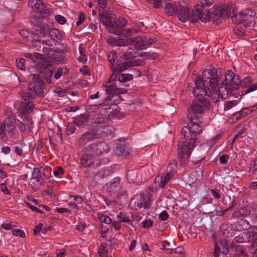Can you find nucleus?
Segmentation results:
<instances>
[{"label":"nucleus","instance_id":"nucleus-61","mask_svg":"<svg viewBox=\"0 0 257 257\" xmlns=\"http://www.w3.org/2000/svg\"><path fill=\"white\" fill-rule=\"evenodd\" d=\"M219 12V16L223 19H226L229 17V14H226V12L224 11V9H220Z\"/></svg>","mask_w":257,"mask_h":257},{"label":"nucleus","instance_id":"nucleus-6","mask_svg":"<svg viewBox=\"0 0 257 257\" xmlns=\"http://www.w3.org/2000/svg\"><path fill=\"white\" fill-rule=\"evenodd\" d=\"M22 96V101L17 107L20 113L24 115H28L31 113L34 107V103L30 99H32L30 96L26 94L25 92L20 93Z\"/></svg>","mask_w":257,"mask_h":257},{"label":"nucleus","instance_id":"nucleus-26","mask_svg":"<svg viewBox=\"0 0 257 257\" xmlns=\"http://www.w3.org/2000/svg\"><path fill=\"white\" fill-rule=\"evenodd\" d=\"M115 153L119 156L125 157L129 154L128 149L126 145H121L116 148Z\"/></svg>","mask_w":257,"mask_h":257},{"label":"nucleus","instance_id":"nucleus-40","mask_svg":"<svg viewBox=\"0 0 257 257\" xmlns=\"http://www.w3.org/2000/svg\"><path fill=\"white\" fill-rule=\"evenodd\" d=\"M141 57H145L147 59H155L157 58L158 55L154 52H142L139 55Z\"/></svg>","mask_w":257,"mask_h":257},{"label":"nucleus","instance_id":"nucleus-7","mask_svg":"<svg viewBox=\"0 0 257 257\" xmlns=\"http://www.w3.org/2000/svg\"><path fill=\"white\" fill-rule=\"evenodd\" d=\"M27 55L34 62L38 72L42 73L47 69L48 66V62L45 59L44 55L37 53L34 54L28 53Z\"/></svg>","mask_w":257,"mask_h":257},{"label":"nucleus","instance_id":"nucleus-37","mask_svg":"<svg viewBox=\"0 0 257 257\" xmlns=\"http://www.w3.org/2000/svg\"><path fill=\"white\" fill-rule=\"evenodd\" d=\"M117 218L121 222H126L129 224L132 223V221L129 219L128 217L122 212H119L117 214Z\"/></svg>","mask_w":257,"mask_h":257},{"label":"nucleus","instance_id":"nucleus-31","mask_svg":"<svg viewBox=\"0 0 257 257\" xmlns=\"http://www.w3.org/2000/svg\"><path fill=\"white\" fill-rule=\"evenodd\" d=\"M98 252L100 257H108L110 250H108V246L106 244H102L98 247Z\"/></svg>","mask_w":257,"mask_h":257},{"label":"nucleus","instance_id":"nucleus-36","mask_svg":"<svg viewBox=\"0 0 257 257\" xmlns=\"http://www.w3.org/2000/svg\"><path fill=\"white\" fill-rule=\"evenodd\" d=\"M108 60L109 62L111 70L114 67V63L116 59L117 58V54L114 51H111L109 53L107 56Z\"/></svg>","mask_w":257,"mask_h":257},{"label":"nucleus","instance_id":"nucleus-42","mask_svg":"<svg viewBox=\"0 0 257 257\" xmlns=\"http://www.w3.org/2000/svg\"><path fill=\"white\" fill-rule=\"evenodd\" d=\"M221 245V252L223 254H227L229 250L227 247V242L226 240H222L220 242Z\"/></svg>","mask_w":257,"mask_h":257},{"label":"nucleus","instance_id":"nucleus-2","mask_svg":"<svg viewBox=\"0 0 257 257\" xmlns=\"http://www.w3.org/2000/svg\"><path fill=\"white\" fill-rule=\"evenodd\" d=\"M196 98L193 101L192 104L188 109V117L190 120L187 126L182 128L181 133L184 138L193 144L197 143L196 137L202 132V127L199 124V115L209 105V101L205 97L200 96H194Z\"/></svg>","mask_w":257,"mask_h":257},{"label":"nucleus","instance_id":"nucleus-55","mask_svg":"<svg viewBox=\"0 0 257 257\" xmlns=\"http://www.w3.org/2000/svg\"><path fill=\"white\" fill-rule=\"evenodd\" d=\"M257 90V84H253L250 85L245 91V93H248Z\"/></svg>","mask_w":257,"mask_h":257},{"label":"nucleus","instance_id":"nucleus-20","mask_svg":"<svg viewBox=\"0 0 257 257\" xmlns=\"http://www.w3.org/2000/svg\"><path fill=\"white\" fill-rule=\"evenodd\" d=\"M94 162L93 157L92 154L86 152L81 158V165L84 168L88 167Z\"/></svg>","mask_w":257,"mask_h":257},{"label":"nucleus","instance_id":"nucleus-41","mask_svg":"<svg viewBox=\"0 0 257 257\" xmlns=\"http://www.w3.org/2000/svg\"><path fill=\"white\" fill-rule=\"evenodd\" d=\"M177 168V162L175 160L171 161L167 168V173L171 172L172 174L175 171Z\"/></svg>","mask_w":257,"mask_h":257},{"label":"nucleus","instance_id":"nucleus-50","mask_svg":"<svg viewBox=\"0 0 257 257\" xmlns=\"http://www.w3.org/2000/svg\"><path fill=\"white\" fill-rule=\"evenodd\" d=\"M233 32L236 36H243L244 35V32L242 28L236 27L233 29Z\"/></svg>","mask_w":257,"mask_h":257},{"label":"nucleus","instance_id":"nucleus-28","mask_svg":"<svg viewBox=\"0 0 257 257\" xmlns=\"http://www.w3.org/2000/svg\"><path fill=\"white\" fill-rule=\"evenodd\" d=\"M257 108V105H253L250 107L244 108L242 109L240 112L235 113L236 117H244L248 114H249L251 111Z\"/></svg>","mask_w":257,"mask_h":257},{"label":"nucleus","instance_id":"nucleus-39","mask_svg":"<svg viewBox=\"0 0 257 257\" xmlns=\"http://www.w3.org/2000/svg\"><path fill=\"white\" fill-rule=\"evenodd\" d=\"M104 106V103L98 105H89L87 106V110L89 113L99 111L100 107Z\"/></svg>","mask_w":257,"mask_h":257},{"label":"nucleus","instance_id":"nucleus-46","mask_svg":"<svg viewBox=\"0 0 257 257\" xmlns=\"http://www.w3.org/2000/svg\"><path fill=\"white\" fill-rule=\"evenodd\" d=\"M236 104V101H226L224 105V110L227 111Z\"/></svg>","mask_w":257,"mask_h":257},{"label":"nucleus","instance_id":"nucleus-47","mask_svg":"<svg viewBox=\"0 0 257 257\" xmlns=\"http://www.w3.org/2000/svg\"><path fill=\"white\" fill-rule=\"evenodd\" d=\"M25 60L24 58L17 59L16 61L17 66L18 68L21 70L25 69Z\"/></svg>","mask_w":257,"mask_h":257},{"label":"nucleus","instance_id":"nucleus-12","mask_svg":"<svg viewBox=\"0 0 257 257\" xmlns=\"http://www.w3.org/2000/svg\"><path fill=\"white\" fill-rule=\"evenodd\" d=\"M97 134L94 130H91L85 133L79 140V147H84L90 140L97 138Z\"/></svg>","mask_w":257,"mask_h":257},{"label":"nucleus","instance_id":"nucleus-9","mask_svg":"<svg viewBox=\"0 0 257 257\" xmlns=\"http://www.w3.org/2000/svg\"><path fill=\"white\" fill-rule=\"evenodd\" d=\"M156 41L155 38H148L145 36L138 37L135 41V46L139 50L145 49Z\"/></svg>","mask_w":257,"mask_h":257},{"label":"nucleus","instance_id":"nucleus-11","mask_svg":"<svg viewBox=\"0 0 257 257\" xmlns=\"http://www.w3.org/2000/svg\"><path fill=\"white\" fill-rule=\"evenodd\" d=\"M104 146L103 144H90L88 147L85 148V152L91 154L92 156H99L102 154L104 151Z\"/></svg>","mask_w":257,"mask_h":257},{"label":"nucleus","instance_id":"nucleus-45","mask_svg":"<svg viewBox=\"0 0 257 257\" xmlns=\"http://www.w3.org/2000/svg\"><path fill=\"white\" fill-rule=\"evenodd\" d=\"M12 233L13 234L16 236H19L21 237H25V232L19 229H13L12 230Z\"/></svg>","mask_w":257,"mask_h":257},{"label":"nucleus","instance_id":"nucleus-59","mask_svg":"<svg viewBox=\"0 0 257 257\" xmlns=\"http://www.w3.org/2000/svg\"><path fill=\"white\" fill-rule=\"evenodd\" d=\"M153 222L151 220H146L143 222V226L146 228H149L153 225Z\"/></svg>","mask_w":257,"mask_h":257},{"label":"nucleus","instance_id":"nucleus-8","mask_svg":"<svg viewBox=\"0 0 257 257\" xmlns=\"http://www.w3.org/2000/svg\"><path fill=\"white\" fill-rule=\"evenodd\" d=\"M122 61L120 59L117 60L115 66L111 70L113 73H120L130 67L141 65L143 63V61L140 59L128 61H124V62Z\"/></svg>","mask_w":257,"mask_h":257},{"label":"nucleus","instance_id":"nucleus-25","mask_svg":"<svg viewBox=\"0 0 257 257\" xmlns=\"http://www.w3.org/2000/svg\"><path fill=\"white\" fill-rule=\"evenodd\" d=\"M111 77H110L109 81H108L104 86V87H106V92L110 96H113V95L116 94L117 90L116 85L114 84H111V82L110 81Z\"/></svg>","mask_w":257,"mask_h":257},{"label":"nucleus","instance_id":"nucleus-1","mask_svg":"<svg viewBox=\"0 0 257 257\" xmlns=\"http://www.w3.org/2000/svg\"><path fill=\"white\" fill-rule=\"evenodd\" d=\"M220 77L215 68L207 69L203 72L202 79L200 77L195 80V89L193 90L194 96L205 97L206 95L212 98L214 102L218 100L219 97L222 99L231 95L234 91L240 86L245 87L250 83L249 77L244 78L242 83L238 75L235 74L231 70H228L222 84L218 86L217 83Z\"/></svg>","mask_w":257,"mask_h":257},{"label":"nucleus","instance_id":"nucleus-54","mask_svg":"<svg viewBox=\"0 0 257 257\" xmlns=\"http://www.w3.org/2000/svg\"><path fill=\"white\" fill-rule=\"evenodd\" d=\"M26 205L30 208L33 211L36 212H42V211L38 208H37L36 206H34L33 204H32L30 202H26Z\"/></svg>","mask_w":257,"mask_h":257},{"label":"nucleus","instance_id":"nucleus-52","mask_svg":"<svg viewBox=\"0 0 257 257\" xmlns=\"http://www.w3.org/2000/svg\"><path fill=\"white\" fill-rule=\"evenodd\" d=\"M55 20L61 25H64L66 22V18L60 15H58L55 16Z\"/></svg>","mask_w":257,"mask_h":257},{"label":"nucleus","instance_id":"nucleus-5","mask_svg":"<svg viewBox=\"0 0 257 257\" xmlns=\"http://www.w3.org/2000/svg\"><path fill=\"white\" fill-rule=\"evenodd\" d=\"M196 145L197 143H195V145H194L193 142L189 143L187 141H184L182 143H178V158L182 163H185L187 160L189 158L194 146Z\"/></svg>","mask_w":257,"mask_h":257},{"label":"nucleus","instance_id":"nucleus-14","mask_svg":"<svg viewBox=\"0 0 257 257\" xmlns=\"http://www.w3.org/2000/svg\"><path fill=\"white\" fill-rule=\"evenodd\" d=\"M137 31L134 29L129 28H115L111 29V33L115 35H121L126 38H129L134 33H136Z\"/></svg>","mask_w":257,"mask_h":257},{"label":"nucleus","instance_id":"nucleus-60","mask_svg":"<svg viewBox=\"0 0 257 257\" xmlns=\"http://www.w3.org/2000/svg\"><path fill=\"white\" fill-rule=\"evenodd\" d=\"M1 227L4 228L5 230H12V222L7 221L2 224Z\"/></svg>","mask_w":257,"mask_h":257},{"label":"nucleus","instance_id":"nucleus-30","mask_svg":"<svg viewBox=\"0 0 257 257\" xmlns=\"http://www.w3.org/2000/svg\"><path fill=\"white\" fill-rule=\"evenodd\" d=\"M205 11H207V14H204L203 11H201L200 20L202 22L209 21L211 19H214L216 16V14L214 15L211 11H208L207 10H205Z\"/></svg>","mask_w":257,"mask_h":257},{"label":"nucleus","instance_id":"nucleus-33","mask_svg":"<svg viewBox=\"0 0 257 257\" xmlns=\"http://www.w3.org/2000/svg\"><path fill=\"white\" fill-rule=\"evenodd\" d=\"M29 6L34 9H38L40 8V6L46 7V4H44L41 0H30L28 3Z\"/></svg>","mask_w":257,"mask_h":257},{"label":"nucleus","instance_id":"nucleus-58","mask_svg":"<svg viewBox=\"0 0 257 257\" xmlns=\"http://www.w3.org/2000/svg\"><path fill=\"white\" fill-rule=\"evenodd\" d=\"M224 11L226 12V14H229V17L231 18V16L234 15L235 14V12L234 11V8L232 7H228L224 9Z\"/></svg>","mask_w":257,"mask_h":257},{"label":"nucleus","instance_id":"nucleus-64","mask_svg":"<svg viewBox=\"0 0 257 257\" xmlns=\"http://www.w3.org/2000/svg\"><path fill=\"white\" fill-rule=\"evenodd\" d=\"M19 33L24 38H27L29 36V33L26 30H21L19 31Z\"/></svg>","mask_w":257,"mask_h":257},{"label":"nucleus","instance_id":"nucleus-57","mask_svg":"<svg viewBox=\"0 0 257 257\" xmlns=\"http://www.w3.org/2000/svg\"><path fill=\"white\" fill-rule=\"evenodd\" d=\"M210 192L214 198L219 199L220 198H221V195L218 190L215 189H211Z\"/></svg>","mask_w":257,"mask_h":257},{"label":"nucleus","instance_id":"nucleus-56","mask_svg":"<svg viewBox=\"0 0 257 257\" xmlns=\"http://www.w3.org/2000/svg\"><path fill=\"white\" fill-rule=\"evenodd\" d=\"M221 245L219 244H216L214 251V257H219V252H221Z\"/></svg>","mask_w":257,"mask_h":257},{"label":"nucleus","instance_id":"nucleus-34","mask_svg":"<svg viewBox=\"0 0 257 257\" xmlns=\"http://www.w3.org/2000/svg\"><path fill=\"white\" fill-rule=\"evenodd\" d=\"M126 23L127 21L124 18L119 17L114 22V28H123Z\"/></svg>","mask_w":257,"mask_h":257},{"label":"nucleus","instance_id":"nucleus-27","mask_svg":"<svg viewBox=\"0 0 257 257\" xmlns=\"http://www.w3.org/2000/svg\"><path fill=\"white\" fill-rule=\"evenodd\" d=\"M17 126L20 131L25 135H28L31 132L30 127L26 124L25 120H23L22 121L18 120Z\"/></svg>","mask_w":257,"mask_h":257},{"label":"nucleus","instance_id":"nucleus-32","mask_svg":"<svg viewBox=\"0 0 257 257\" xmlns=\"http://www.w3.org/2000/svg\"><path fill=\"white\" fill-rule=\"evenodd\" d=\"M139 201L142 202L144 204V208L145 209H148L151 206V198L149 195H144V194H141L139 196Z\"/></svg>","mask_w":257,"mask_h":257},{"label":"nucleus","instance_id":"nucleus-44","mask_svg":"<svg viewBox=\"0 0 257 257\" xmlns=\"http://www.w3.org/2000/svg\"><path fill=\"white\" fill-rule=\"evenodd\" d=\"M98 218L102 222L106 224H109L111 222V218L103 214H99Z\"/></svg>","mask_w":257,"mask_h":257},{"label":"nucleus","instance_id":"nucleus-49","mask_svg":"<svg viewBox=\"0 0 257 257\" xmlns=\"http://www.w3.org/2000/svg\"><path fill=\"white\" fill-rule=\"evenodd\" d=\"M64 173V171L62 167L59 166L56 169L54 170L53 174L55 176L60 177V175Z\"/></svg>","mask_w":257,"mask_h":257},{"label":"nucleus","instance_id":"nucleus-3","mask_svg":"<svg viewBox=\"0 0 257 257\" xmlns=\"http://www.w3.org/2000/svg\"><path fill=\"white\" fill-rule=\"evenodd\" d=\"M31 77H32V80L28 85L29 92L26 94L30 96L32 98H34L36 95L43 97L47 92L44 81L38 74H33Z\"/></svg>","mask_w":257,"mask_h":257},{"label":"nucleus","instance_id":"nucleus-17","mask_svg":"<svg viewBox=\"0 0 257 257\" xmlns=\"http://www.w3.org/2000/svg\"><path fill=\"white\" fill-rule=\"evenodd\" d=\"M34 180H36V182H39V184H42L43 182V179L42 178L41 170L38 168H34L32 171V177L31 179L29 184L31 186L35 185Z\"/></svg>","mask_w":257,"mask_h":257},{"label":"nucleus","instance_id":"nucleus-35","mask_svg":"<svg viewBox=\"0 0 257 257\" xmlns=\"http://www.w3.org/2000/svg\"><path fill=\"white\" fill-rule=\"evenodd\" d=\"M176 7L173 4L169 3L166 5L165 12L169 16H173L176 12Z\"/></svg>","mask_w":257,"mask_h":257},{"label":"nucleus","instance_id":"nucleus-10","mask_svg":"<svg viewBox=\"0 0 257 257\" xmlns=\"http://www.w3.org/2000/svg\"><path fill=\"white\" fill-rule=\"evenodd\" d=\"M101 23L106 28H109V32L111 33V29H114V21L110 15L107 12H102L99 14Z\"/></svg>","mask_w":257,"mask_h":257},{"label":"nucleus","instance_id":"nucleus-53","mask_svg":"<svg viewBox=\"0 0 257 257\" xmlns=\"http://www.w3.org/2000/svg\"><path fill=\"white\" fill-rule=\"evenodd\" d=\"M98 6L99 10H103L107 6V0H97Z\"/></svg>","mask_w":257,"mask_h":257},{"label":"nucleus","instance_id":"nucleus-23","mask_svg":"<svg viewBox=\"0 0 257 257\" xmlns=\"http://www.w3.org/2000/svg\"><path fill=\"white\" fill-rule=\"evenodd\" d=\"M89 120V115L86 114H81L75 118L73 122L77 126H81Z\"/></svg>","mask_w":257,"mask_h":257},{"label":"nucleus","instance_id":"nucleus-51","mask_svg":"<svg viewBox=\"0 0 257 257\" xmlns=\"http://www.w3.org/2000/svg\"><path fill=\"white\" fill-rule=\"evenodd\" d=\"M257 170V160H252L249 164V170L254 172Z\"/></svg>","mask_w":257,"mask_h":257},{"label":"nucleus","instance_id":"nucleus-13","mask_svg":"<svg viewBox=\"0 0 257 257\" xmlns=\"http://www.w3.org/2000/svg\"><path fill=\"white\" fill-rule=\"evenodd\" d=\"M172 177V173H167L165 175L163 174H159L155 178V183L158 184L160 188H163L169 182Z\"/></svg>","mask_w":257,"mask_h":257},{"label":"nucleus","instance_id":"nucleus-29","mask_svg":"<svg viewBox=\"0 0 257 257\" xmlns=\"http://www.w3.org/2000/svg\"><path fill=\"white\" fill-rule=\"evenodd\" d=\"M233 257H248L246 249L239 246L234 248Z\"/></svg>","mask_w":257,"mask_h":257},{"label":"nucleus","instance_id":"nucleus-38","mask_svg":"<svg viewBox=\"0 0 257 257\" xmlns=\"http://www.w3.org/2000/svg\"><path fill=\"white\" fill-rule=\"evenodd\" d=\"M133 79V76L130 74H121L118 77V80L120 82H124L130 81Z\"/></svg>","mask_w":257,"mask_h":257},{"label":"nucleus","instance_id":"nucleus-63","mask_svg":"<svg viewBox=\"0 0 257 257\" xmlns=\"http://www.w3.org/2000/svg\"><path fill=\"white\" fill-rule=\"evenodd\" d=\"M160 218L161 220L165 221L169 218V215L166 211H162L159 215Z\"/></svg>","mask_w":257,"mask_h":257},{"label":"nucleus","instance_id":"nucleus-19","mask_svg":"<svg viewBox=\"0 0 257 257\" xmlns=\"http://www.w3.org/2000/svg\"><path fill=\"white\" fill-rule=\"evenodd\" d=\"M48 32L51 40L55 42L61 41L64 35V32L60 31L56 28L50 29Z\"/></svg>","mask_w":257,"mask_h":257},{"label":"nucleus","instance_id":"nucleus-16","mask_svg":"<svg viewBox=\"0 0 257 257\" xmlns=\"http://www.w3.org/2000/svg\"><path fill=\"white\" fill-rule=\"evenodd\" d=\"M190 10L186 7H180L178 10V17L181 22H185L190 19Z\"/></svg>","mask_w":257,"mask_h":257},{"label":"nucleus","instance_id":"nucleus-21","mask_svg":"<svg viewBox=\"0 0 257 257\" xmlns=\"http://www.w3.org/2000/svg\"><path fill=\"white\" fill-rule=\"evenodd\" d=\"M201 11L202 10V6L199 5H197L195 7V10L191 12L190 21L194 23L197 22L198 20H200Z\"/></svg>","mask_w":257,"mask_h":257},{"label":"nucleus","instance_id":"nucleus-43","mask_svg":"<svg viewBox=\"0 0 257 257\" xmlns=\"http://www.w3.org/2000/svg\"><path fill=\"white\" fill-rule=\"evenodd\" d=\"M107 120L105 116H103L102 114H99L97 117L94 119L93 123L95 124H103Z\"/></svg>","mask_w":257,"mask_h":257},{"label":"nucleus","instance_id":"nucleus-4","mask_svg":"<svg viewBox=\"0 0 257 257\" xmlns=\"http://www.w3.org/2000/svg\"><path fill=\"white\" fill-rule=\"evenodd\" d=\"M16 120L14 118L13 114H9L0 124V138L2 140L6 137L7 132L13 137L15 135L16 131L15 124Z\"/></svg>","mask_w":257,"mask_h":257},{"label":"nucleus","instance_id":"nucleus-22","mask_svg":"<svg viewBox=\"0 0 257 257\" xmlns=\"http://www.w3.org/2000/svg\"><path fill=\"white\" fill-rule=\"evenodd\" d=\"M248 19V16L242 12L236 13L231 16L232 21L235 24L244 22Z\"/></svg>","mask_w":257,"mask_h":257},{"label":"nucleus","instance_id":"nucleus-48","mask_svg":"<svg viewBox=\"0 0 257 257\" xmlns=\"http://www.w3.org/2000/svg\"><path fill=\"white\" fill-rule=\"evenodd\" d=\"M74 124V123H69L68 124L66 130V133L68 135H71L74 133L75 130V127Z\"/></svg>","mask_w":257,"mask_h":257},{"label":"nucleus","instance_id":"nucleus-18","mask_svg":"<svg viewBox=\"0 0 257 257\" xmlns=\"http://www.w3.org/2000/svg\"><path fill=\"white\" fill-rule=\"evenodd\" d=\"M106 42L108 44L114 46H124L127 44V40L119 37H109Z\"/></svg>","mask_w":257,"mask_h":257},{"label":"nucleus","instance_id":"nucleus-62","mask_svg":"<svg viewBox=\"0 0 257 257\" xmlns=\"http://www.w3.org/2000/svg\"><path fill=\"white\" fill-rule=\"evenodd\" d=\"M85 19L84 15L82 13L80 14L78 17V20L76 22V26H80L84 22Z\"/></svg>","mask_w":257,"mask_h":257},{"label":"nucleus","instance_id":"nucleus-15","mask_svg":"<svg viewBox=\"0 0 257 257\" xmlns=\"http://www.w3.org/2000/svg\"><path fill=\"white\" fill-rule=\"evenodd\" d=\"M120 178H115L105 185V189L109 192H116L120 189Z\"/></svg>","mask_w":257,"mask_h":257},{"label":"nucleus","instance_id":"nucleus-24","mask_svg":"<svg viewBox=\"0 0 257 257\" xmlns=\"http://www.w3.org/2000/svg\"><path fill=\"white\" fill-rule=\"evenodd\" d=\"M137 57V52L133 49H129L124 54H123L120 59L124 61L135 58Z\"/></svg>","mask_w":257,"mask_h":257}]
</instances>
